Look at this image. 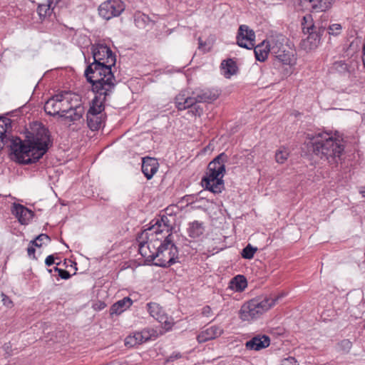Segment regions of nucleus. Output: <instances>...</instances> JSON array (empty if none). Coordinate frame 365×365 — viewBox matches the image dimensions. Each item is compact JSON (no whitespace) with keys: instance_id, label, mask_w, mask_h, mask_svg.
<instances>
[{"instance_id":"aec40b11","label":"nucleus","mask_w":365,"mask_h":365,"mask_svg":"<svg viewBox=\"0 0 365 365\" xmlns=\"http://www.w3.org/2000/svg\"><path fill=\"white\" fill-rule=\"evenodd\" d=\"M325 30L326 26H319L317 29L306 33L309 35L304 41V43L307 44L309 49H314L319 46L321 41V37L324 33Z\"/></svg>"},{"instance_id":"e433bc0d","label":"nucleus","mask_w":365,"mask_h":365,"mask_svg":"<svg viewBox=\"0 0 365 365\" xmlns=\"http://www.w3.org/2000/svg\"><path fill=\"white\" fill-rule=\"evenodd\" d=\"M257 249L252 247L251 245H247L242 251V257L245 259H250L254 257L255 253Z\"/></svg>"},{"instance_id":"a211bd4d","label":"nucleus","mask_w":365,"mask_h":365,"mask_svg":"<svg viewBox=\"0 0 365 365\" xmlns=\"http://www.w3.org/2000/svg\"><path fill=\"white\" fill-rule=\"evenodd\" d=\"M270 344L269 337L266 335H257L254 336L245 344V347L249 350L259 351L267 348Z\"/></svg>"},{"instance_id":"6e6d98bb","label":"nucleus","mask_w":365,"mask_h":365,"mask_svg":"<svg viewBox=\"0 0 365 365\" xmlns=\"http://www.w3.org/2000/svg\"><path fill=\"white\" fill-rule=\"evenodd\" d=\"M58 0H56V2L58 1Z\"/></svg>"},{"instance_id":"2eb2a0df","label":"nucleus","mask_w":365,"mask_h":365,"mask_svg":"<svg viewBox=\"0 0 365 365\" xmlns=\"http://www.w3.org/2000/svg\"><path fill=\"white\" fill-rule=\"evenodd\" d=\"M196 99V104L200 103H212L218 98L220 93L219 90L214 88H195L193 90Z\"/></svg>"},{"instance_id":"412c9836","label":"nucleus","mask_w":365,"mask_h":365,"mask_svg":"<svg viewBox=\"0 0 365 365\" xmlns=\"http://www.w3.org/2000/svg\"><path fill=\"white\" fill-rule=\"evenodd\" d=\"M83 113L84 107L82 105L78 104L73 106L71 104V108L68 111H66L65 113L61 114V118L69 122L74 123L81 119Z\"/></svg>"},{"instance_id":"0eeeda50","label":"nucleus","mask_w":365,"mask_h":365,"mask_svg":"<svg viewBox=\"0 0 365 365\" xmlns=\"http://www.w3.org/2000/svg\"><path fill=\"white\" fill-rule=\"evenodd\" d=\"M71 94L66 91H61L51 97L44 105L46 114L52 116L58 115L68 111L71 108Z\"/></svg>"},{"instance_id":"dca6fc26","label":"nucleus","mask_w":365,"mask_h":365,"mask_svg":"<svg viewBox=\"0 0 365 365\" xmlns=\"http://www.w3.org/2000/svg\"><path fill=\"white\" fill-rule=\"evenodd\" d=\"M268 41L270 53L274 56L281 53L282 51L287 49L289 46L287 43V39L283 35L273 36Z\"/></svg>"},{"instance_id":"f03ea898","label":"nucleus","mask_w":365,"mask_h":365,"mask_svg":"<svg viewBox=\"0 0 365 365\" xmlns=\"http://www.w3.org/2000/svg\"><path fill=\"white\" fill-rule=\"evenodd\" d=\"M86 81L91 84L94 98L106 101L113 92L117 81L109 66L89 63L84 71Z\"/></svg>"},{"instance_id":"c756f323","label":"nucleus","mask_w":365,"mask_h":365,"mask_svg":"<svg viewBox=\"0 0 365 365\" xmlns=\"http://www.w3.org/2000/svg\"><path fill=\"white\" fill-rule=\"evenodd\" d=\"M204 232V227L202 223L198 221H194L189 224L187 228L188 235L192 238H197L200 237Z\"/></svg>"},{"instance_id":"9b49d317","label":"nucleus","mask_w":365,"mask_h":365,"mask_svg":"<svg viewBox=\"0 0 365 365\" xmlns=\"http://www.w3.org/2000/svg\"><path fill=\"white\" fill-rule=\"evenodd\" d=\"M175 103L179 110L192 108L190 112L195 116H200L203 113V108L196 104L194 91L190 89L181 91L175 96Z\"/></svg>"},{"instance_id":"f257e3e1","label":"nucleus","mask_w":365,"mask_h":365,"mask_svg":"<svg viewBox=\"0 0 365 365\" xmlns=\"http://www.w3.org/2000/svg\"><path fill=\"white\" fill-rule=\"evenodd\" d=\"M51 144L48 130L41 127L24 142L19 138L13 140L10 147L18 162L28 165L41 158Z\"/></svg>"},{"instance_id":"4468645a","label":"nucleus","mask_w":365,"mask_h":365,"mask_svg":"<svg viewBox=\"0 0 365 365\" xmlns=\"http://www.w3.org/2000/svg\"><path fill=\"white\" fill-rule=\"evenodd\" d=\"M237 43L239 46L252 49L255 43V34L247 25H241L238 29Z\"/></svg>"},{"instance_id":"58836bf2","label":"nucleus","mask_w":365,"mask_h":365,"mask_svg":"<svg viewBox=\"0 0 365 365\" xmlns=\"http://www.w3.org/2000/svg\"><path fill=\"white\" fill-rule=\"evenodd\" d=\"M147 308L148 312L153 318H155L160 313V309L156 303H148L147 304Z\"/></svg>"},{"instance_id":"ddd939ff","label":"nucleus","mask_w":365,"mask_h":365,"mask_svg":"<svg viewBox=\"0 0 365 365\" xmlns=\"http://www.w3.org/2000/svg\"><path fill=\"white\" fill-rule=\"evenodd\" d=\"M123 10V4L115 0L106 1L102 3L98 8L99 15L106 20L119 16Z\"/></svg>"},{"instance_id":"7c9ffc66","label":"nucleus","mask_w":365,"mask_h":365,"mask_svg":"<svg viewBox=\"0 0 365 365\" xmlns=\"http://www.w3.org/2000/svg\"><path fill=\"white\" fill-rule=\"evenodd\" d=\"M301 24L304 33L310 32L311 31L317 29L319 26H323L322 24H315L312 16L309 14L303 16Z\"/></svg>"},{"instance_id":"1a4fd4ad","label":"nucleus","mask_w":365,"mask_h":365,"mask_svg":"<svg viewBox=\"0 0 365 365\" xmlns=\"http://www.w3.org/2000/svg\"><path fill=\"white\" fill-rule=\"evenodd\" d=\"M150 224L151 225L148 228L142 232L141 238H146V235L149 234L155 238H160V241L163 238L165 239L168 235H171V239H173V227L167 216L163 215L159 218H155L151 221Z\"/></svg>"},{"instance_id":"c85d7f7f","label":"nucleus","mask_w":365,"mask_h":365,"mask_svg":"<svg viewBox=\"0 0 365 365\" xmlns=\"http://www.w3.org/2000/svg\"><path fill=\"white\" fill-rule=\"evenodd\" d=\"M229 287L235 292H242L247 287V282L243 275H237L231 279Z\"/></svg>"},{"instance_id":"c03bdc74","label":"nucleus","mask_w":365,"mask_h":365,"mask_svg":"<svg viewBox=\"0 0 365 365\" xmlns=\"http://www.w3.org/2000/svg\"><path fill=\"white\" fill-rule=\"evenodd\" d=\"M182 357V354L180 352H173L170 356H169L166 359L165 362H171L174 361L176 359H180Z\"/></svg>"},{"instance_id":"473e14b6","label":"nucleus","mask_w":365,"mask_h":365,"mask_svg":"<svg viewBox=\"0 0 365 365\" xmlns=\"http://www.w3.org/2000/svg\"><path fill=\"white\" fill-rule=\"evenodd\" d=\"M289 155L288 149L286 148H280L276 151L275 160L279 164H283L287 160Z\"/></svg>"},{"instance_id":"09e8293b","label":"nucleus","mask_w":365,"mask_h":365,"mask_svg":"<svg viewBox=\"0 0 365 365\" xmlns=\"http://www.w3.org/2000/svg\"><path fill=\"white\" fill-rule=\"evenodd\" d=\"M45 264L47 266H51L54 264V257L53 255H48L45 260Z\"/></svg>"},{"instance_id":"f8f14e48","label":"nucleus","mask_w":365,"mask_h":365,"mask_svg":"<svg viewBox=\"0 0 365 365\" xmlns=\"http://www.w3.org/2000/svg\"><path fill=\"white\" fill-rule=\"evenodd\" d=\"M93 62L92 63H101L109 66L110 68L115 66L116 58L110 48L103 43H96L91 47Z\"/></svg>"},{"instance_id":"b1692460","label":"nucleus","mask_w":365,"mask_h":365,"mask_svg":"<svg viewBox=\"0 0 365 365\" xmlns=\"http://www.w3.org/2000/svg\"><path fill=\"white\" fill-rule=\"evenodd\" d=\"M310 9L315 12H325L329 10L335 0H306Z\"/></svg>"},{"instance_id":"bb28decb","label":"nucleus","mask_w":365,"mask_h":365,"mask_svg":"<svg viewBox=\"0 0 365 365\" xmlns=\"http://www.w3.org/2000/svg\"><path fill=\"white\" fill-rule=\"evenodd\" d=\"M132 300L128 297L118 300L111 306L110 309V315L121 314L128 309L132 305Z\"/></svg>"},{"instance_id":"f3484780","label":"nucleus","mask_w":365,"mask_h":365,"mask_svg":"<svg viewBox=\"0 0 365 365\" xmlns=\"http://www.w3.org/2000/svg\"><path fill=\"white\" fill-rule=\"evenodd\" d=\"M150 331L148 329H143L141 331L133 333L128 336L125 339V344L128 346H135L146 342L151 339Z\"/></svg>"},{"instance_id":"49530a36","label":"nucleus","mask_w":365,"mask_h":365,"mask_svg":"<svg viewBox=\"0 0 365 365\" xmlns=\"http://www.w3.org/2000/svg\"><path fill=\"white\" fill-rule=\"evenodd\" d=\"M34 247H35L34 245H31V246H29L27 248L28 255L30 257H32L33 259H36V257H35V248H34Z\"/></svg>"},{"instance_id":"de8ad7c7","label":"nucleus","mask_w":365,"mask_h":365,"mask_svg":"<svg viewBox=\"0 0 365 365\" xmlns=\"http://www.w3.org/2000/svg\"><path fill=\"white\" fill-rule=\"evenodd\" d=\"M340 345L344 350H349L351 346V343L349 340H343Z\"/></svg>"},{"instance_id":"6e6552de","label":"nucleus","mask_w":365,"mask_h":365,"mask_svg":"<svg viewBox=\"0 0 365 365\" xmlns=\"http://www.w3.org/2000/svg\"><path fill=\"white\" fill-rule=\"evenodd\" d=\"M106 101L93 98L87 112V125L91 130H99L105 123L106 115L103 113Z\"/></svg>"},{"instance_id":"4c0bfd02","label":"nucleus","mask_w":365,"mask_h":365,"mask_svg":"<svg viewBox=\"0 0 365 365\" xmlns=\"http://www.w3.org/2000/svg\"><path fill=\"white\" fill-rule=\"evenodd\" d=\"M155 319L161 323L163 325L164 329L166 330L171 329L173 323L168 319L167 316L160 313L159 315H158Z\"/></svg>"},{"instance_id":"c9c22d12","label":"nucleus","mask_w":365,"mask_h":365,"mask_svg":"<svg viewBox=\"0 0 365 365\" xmlns=\"http://www.w3.org/2000/svg\"><path fill=\"white\" fill-rule=\"evenodd\" d=\"M53 4V0H48V4H40L38 6L37 11L41 17L46 16L49 13Z\"/></svg>"},{"instance_id":"a18cd8bd","label":"nucleus","mask_w":365,"mask_h":365,"mask_svg":"<svg viewBox=\"0 0 365 365\" xmlns=\"http://www.w3.org/2000/svg\"><path fill=\"white\" fill-rule=\"evenodd\" d=\"M212 312V309L210 306L207 305V306H205L202 309V315L204 316V317H209L211 316Z\"/></svg>"},{"instance_id":"3c124183","label":"nucleus","mask_w":365,"mask_h":365,"mask_svg":"<svg viewBox=\"0 0 365 365\" xmlns=\"http://www.w3.org/2000/svg\"><path fill=\"white\" fill-rule=\"evenodd\" d=\"M359 192L364 197H365V186L360 187Z\"/></svg>"},{"instance_id":"20e7f679","label":"nucleus","mask_w":365,"mask_h":365,"mask_svg":"<svg viewBox=\"0 0 365 365\" xmlns=\"http://www.w3.org/2000/svg\"><path fill=\"white\" fill-rule=\"evenodd\" d=\"M226 159L227 155L222 153L208 164L206 175L202 179V185L206 190L215 194L224 190L222 178L225 173Z\"/></svg>"},{"instance_id":"a878e982","label":"nucleus","mask_w":365,"mask_h":365,"mask_svg":"<svg viewBox=\"0 0 365 365\" xmlns=\"http://www.w3.org/2000/svg\"><path fill=\"white\" fill-rule=\"evenodd\" d=\"M281 53L276 56L280 62L284 65L289 66L290 67L296 63V58L294 56V51L289 46L287 49L282 51Z\"/></svg>"},{"instance_id":"79ce46f5","label":"nucleus","mask_w":365,"mask_h":365,"mask_svg":"<svg viewBox=\"0 0 365 365\" xmlns=\"http://www.w3.org/2000/svg\"><path fill=\"white\" fill-rule=\"evenodd\" d=\"M280 365H298L296 359L292 356H289L282 360Z\"/></svg>"},{"instance_id":"423d86ee","label":"nucleus","mask_w":365,"mask_h":365,"mask_svg":"<svg viewBox=\"0 0 365 365\" xmlns=\"http://www.w3.org/2000/svg\"><path fill=\"white\" fill-rule=\"evenodd\" d=\"M178 259V250L168 235L164 241H160L158 246V253L155 262L153 263L158 267H167L173 264Z\"/></svg>"},{"instance_id":"5fc2aeb1","label":"nucleus","mask_w":365,"mask_h":365,"mask_svg":"<svg viewBox=\"0 0 365 365\" xmlns=\"http://www.w3.org/2000/svg\"><path fill=\"white\" fill-rule=\"evenodd\" d=\"M202 43H200V46L199 47L200 48L202 46Z\"/></svg>"},{"instance_id":"864d4df0","label":"nucleus","mask_w":365,"mask_h":365,"mask_svg":"<svg viewBox=\"0 0 365 365\" xmlns=\"http://www.w3.org/2000/svg\"><path fill=\"white\" fill-rule=\"evenodd\" d=\"M106 307V304L105 303H101V305H100V309H103Z\"/></svg>"},{"instance_id":"ea45409f","label":"nucleus","mask_w":365,"mask_h":365,"mask_svg":"<svg viewBox=\"0 0 365 365\" xmlns=\"http://www.w3.org/2000/svg\"><path fill=\"white\" fill-rule=\"evenodd\" d=\"M1 296L2 297V302L4 306L9 308H11L14 306L13 302L7 295L2 292Z\"/></svg>"},{"instance_id":"39448f33","label":"nucleus","mask_w":365,"mask_h":365,"mask_svg":"<svg viewBox=\"0 0 365 365\" xmlns=\"http://www.w3.org/2000/svg\"><path fill=\"white\" fill-rule=\"evenodd\" d=\"M283 294L257 297L245 303L240 310V318L242 321H252L259 317L273 307Z\"/></svg>"},{"instance_id":"37998d69","label":"nucleus","mask_w":365,"mask_h":365,"mask_svg":"<svg viewBox=\"0 0 365 365\" xmlns=\"http://www.w3.org/2000/svg\"><path fill=\"white\" fill-rule=\"evenodd\" d=\"M56 271L58 272V276L63 279H68L71 277L70 273L64 269H58L57 267L55 268Z\"/></svg>"},{"instance_id":"603ef678","label":"nucleus","mask_w":365,"mask_h":365,"mask_svg":"<svg viewBox=\"0 0 365 365\" xmlns=\"http://www.w3.org/2000/svg\"><path fill=\"white\" fill-rule=\"evenodd\" d=\"M10 348V344H5L4 346V349L7 351Z\"/></svg>"},{"instance_id":"f704fd0d","label":"nucleus","mask_w":365,"mask_h":365,"mask_svg":"<svg viewBox=\"0 0 365 365\" xmlns=\"http://www.w3.org/2000/svg\"><path fill=\"white\" fill-rule=\"evenodd\" d=\"M343 30V26L339 23H333L329 25L327 28V33L329 36H339Z\"/></svg>"},{"instance_id":"9d476101","label":"nucleus","mask_w":365,"mask_h":365,"mask_svg":"<svg viewBox=\"0 0 365 365\" xmlns=\"http://www.w3.org/2000/svg\"><path fill=\"white\" fill-rule=\"evenodd\" d=\"M142 232L137 237L138 242V251L140 255L147 262H152L156 259L158 253V246L160 244V238L152 237L150 235H146V238H141Z\"/></svg>"},{"instance_id":"7ed1b4c3","label":"nucleus","mask_w":365,"mask_h":365,"mask_svg":"<svg viewBox=\"0 0 365 365\" xmlns=\"http://www.w3.org/2000/svg\"><path fill=\"white\" fill-rule=\"evenodd\" d=\"M312 148L314 155L330 165H336L341 160L345 145L343 139L331 133H318L312 138Z\"/></svg>"},{"instance_id":"cd10ccee","label":"nucleus","mask_w":365,"mask_h":365,"mask_svg":"<svg viewBox=\"0 0 365 365\" xmlns=\"http://www.w3.org/2000/svg\"><path fill=\"white\" fill-rule=\"evenodd\" d=\"M255 58L257 61L264 62L268 57L270 49L268 41H263L256 46H254Z\"/></svg>"},{"instance_id":"393cba45","label":"nucleus","mask_w":365,"mask_h":365,"mask_svg":"<svg viewBox=\"0 0 365 365\" xmlns=\"http://www.w3.org/2000/svg\"><path fill=\"white\" fill-rule=\"evenodd\" d=\"M11 129V119L5 117L0 118V150L8 142L6 133Z\"/></svg>"},{"instance_id":"2f4dec72","label":"nucleus","mask_w":365,"mask_h":365,"mask_svg":"<svg viewBox=\"0 0 365 365\" xmlns=\"http://www.w3.org/2000/svg\"><path fill=\"white\" fill-rule=\"evenodd\" d=\"M222 70L224 71V76L226 78H230L237 72V66L235 62L232 59L223 61L221 63Z\"/></svg>"},{"instance_id":"72a5a7b5","label":"nucleus","mask_w":365,"mask_h":365,"mask_svg":"<svg viewBox=\"0 0 365 365\" xmlns=\"http://www.w3.org/2000/svg\"><path fill=\"white\" fill-rule=\"evenodd\" d=\"M51 238L46 234H40L34 240L30 242V244L37 247H41L43 244H47L50 242Z\"/></svg>"},{"instance_id":"5701e85b","label":"nucleus","mask_w":365,"mask_h":365,"mask_svg":"<svg viewBox=\"0 0 365 365\" xmlns=\"http://www.w3.org/2000/svg\"><path fill=\"white\" fill-rule=\"evenodd\" d=\"M12 213L18 218L21 224H27L29 220L32 217L33 212L24 205L20 204H14Z\"/></svg>"},{"instance_id":"4be33fe9","label":"nucleus","mask_w":365,"mask_h":365,"mask_svg":"<svg viewBox=\"0 0 365 365\" xmlns=\"http://www.w3.org/2000/svg\"><path fill=\"white\" fill-rule=\"evenodd\" d=\"M158 168V163L156 159L153 158H144L142 163V172L150 180L153 178Z\"/></svg>"},{"instance_id":"6ab92c4d","label":"nucleus","mask_w":365,"mask_h":365,"mask_svg":"<svg viewBox=\"0 0 365 365\" xmlns=\"http://www.w3.org/2000/svg\"><path fill=\"white\" fill-rule=\"evenodd\" d=\"M224 332L222 328L219 326H212L205 330L202 331L197 336L199 343H204L207 341L214 339L220 336Z\"/></svg>"},{"instance_id":"8fccbe9b","label":"nucleus","mask_w":365,"mask_h":365,"mask_svg":"<svg viewBox=\"0 0 365 365\" xmlns=\"http://www.w3.org/2000/svg\"><path fill=\"white\" fill-rule=\"evenodd\" d=\"M362 61H363V63H364V66L365 67V43L364 44L363 46V48H362Z\"/></svg>"},{"instance_id":"a19ab883","label":"nucleus","mask_w":365,"mask_h":365,"mask_svg":"<svg viewBox=\"0 0 365 365\" xmlns=\"http://www.w3.org/2000/svg\"><path fill=\"white\" fill-rule=\"evenodd\" d=\"M135 22L138 26H141L143 23L150 22V19L148 16L143 14L135 19Z\"/></svg>"}]
</instances>
